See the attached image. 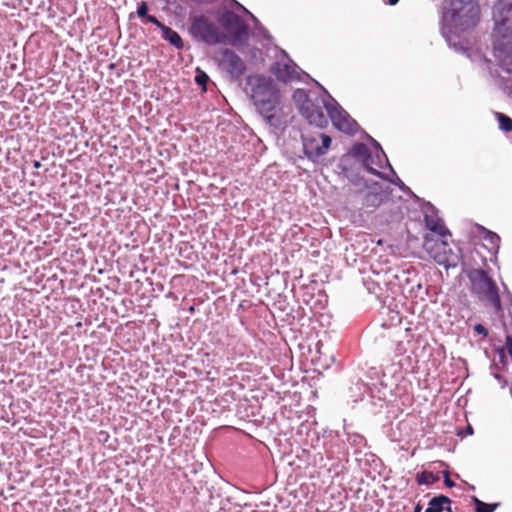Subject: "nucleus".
I'll return each mask as SVG.
<instances>
[{"instance_id":"1","label":"nucleus","mask_w":512,"mask_h":512,"mask_svg":"<svg viewBox=\"0 0 512 512\" xmlns=\"http://www.w3.org/2000/svg\"><path fill=\"white\" fill-rule=\"evenodd\" d=\"M251 98L257 111L271 126L285 124L291 114L290 106L282 104L280 91L271 79L257 77L252 86Z\"/></svg>"},{"instance_id":"2","label":"nucleus","mask_w":512,"mask_h":512,"mask_svg":"<svg viewBox=\"0 0 512 512\" xmlns=\"http://www.w3.org/2000/svg\"><path fill=\"white\" fill-rule=\"evenodd\" d=\"M494 55L512 73V0H499L494 8Z\"/></svg>"},{"instance_id":"3","label":"nucleus","mask_w":512,"mask_h":512,"mask_svg":"<svg viewBox=\"0 0 512 512\" xmlns=\"http://www.w3.org/2000/svg\"><path fill=\"white\" fill-rule=\"evenodd\" d=\"M451 5L449 32L460 41L479 23L480 7L476 0H453Z\"/></svg>"},{"instance_id":"4","label":"nucleus","mask_w":512,"mask_h":512,"mask_svg":"<svg viewBox=\"0 0 512 512\" xmlns=\"http://www.w3.org/2000/svg\"><path fill=\"white\" fill-rule=\"evenodd\" d=\"M471 290L480 300L490 304L496 312L502 311L499 289L495 281L483 269H473L469 272Z\"/></svg>"},{"instance_id":"5","label":"nucleus","mask_w":512,"mask_h":512,"mask_svg":"<svg viewBox=\"0 0 512 512\" xmlns=\"http://www.w3.org/2000/svg\"><path fill=\"white\" fill-rule=\"evenodd\" d=\"M191 29L196 36L207 44L213 45L221 42L218 26L203 15L193 18Z\"/></svg>"},{"instance_id":"6","label":"nucleus","mask_w":512,"mask_h":512,"mask_svg":"<svg viewBox=\"0 0 512 512\" xmlns=\"http://www.w3.org/2000/svg\"><path fill=\"white\" fill-rule=\"evenodd\" d=\"M325 108L333 125L339 131L347 134H352L356 131V121L338 103H326Z\"/></svg>"},{"instance_id":"7","label":"nucleus","mask_w":512,"mask_h":512,"mask_svg":"<svg viewBox=\"0 0 512 512\" xmlns=\"http://www.w3.org/2000/svg\"><path fill=\"white\" fill-rule=\"evenodd\" d=\"M391 189L389 185L385 187L379 183H374L368 188L363 197V206L366 208L376 209L389 200Z\"/></svg>"},{"instance_id":"8","label":"nucleus","mask_w":512,"mask_h":512,"mask_svg":"<svg viewBox=\"0 0 512 512\" xmlns=\"http://www.w3.org/2000/svg\"><path fill=\"white\" fill-rule=\"evenodd\" d=\"M303 145L307 155L321 156L330 147L331 138L324 133H319L317 136L303 137Z\"/></svg>"},{"instance_id":"9","label":"nucleus","mask_w":512,"mask_h":512,"mask_svg":"<svg viewBox=\"0 0 512 512\" xmlns=\"http://www.w3.org/2000/svg\"><path fill=\"white\" fill-rule=\"evenodd\" d=\"M276 78L283 83L301 80V73L294 63L277 62L271 69Z\"/></svg>"},{"instance_id":"10","label":"nucleus","mask_w":512,"mask_h":512,"mask_svg":"<svg viewBox=\"0 0 512 512\" xmlns=\"http://www.w3.org/2000/svg\"><path fill=\"white\" fill-rule=\"evenodd\" d=\"M301 114L308 120L310 124L323 128L327 125L328 120L323 110L316 106L312 101H306L300 105Z\"/></svg>"},{"instance_id":"11","label":"nucleus","mask_w":512,"mask_h":512,"mask_svg":"<svg viewBox=\"0 0 512 512\" xmlns=\"http://www.w3.org/2000/svg\"><path fill=\"white\" fill-rule=\"evenodd\" d=\"M222 65L231 76L239 78L246 70L244 61L232 50L225 49L222 53Z\"/></svg>"},{"instance_id":"12","label":"nucleus","mask_w":512,"mask_h":512,"mask_svg":"<svg viewBox=\"0 0 512 512\" xmlns=\"http://www.w3.org/2000/svg\"><path fill=\"white\" fill-rule=\"evenodd\" d=\"M224 25L233 30L235 41H242L247 37L248 27L236 14L229 13L224 18Z\"/></svg>"},{"instance_id":"13","label":"nucleus","mask_w":512,"mask_h":512,"mask_svg":"<svg viewBox=\"0 0 512 512\" xmlns=\"http://www.w3.org/2000/svg\"><path fill=\"white\" fill-rule=\"evenodd\" d=\"M450 504L451 500L449 497L445 495H438L429 501L425 512H452Z\"/></svg>"},{"instance_id":"14","label":"nucleus","mask_w":512,"mask_h":512,"mask_svg":"<svg viewBox=\"0 0 512 512\" xmlns=\"http://www.w3.org/2000/svg\"><path fill=\"white\" fill-rule=\"evenodd\" d=\"M424 221L427 229L438 236L445 237L450 234L449 230L445 227L444 222L439 217L425 215Z\"/></svg>"},{"instance_id":"15","label":"nucleus","mask_w":512,"mask_h":512,"mask_svg":"<svg viewBox=\"0 0 512 512\" xmlns=\"http://www.w3.org/2000/svg\"><path fill=\"white\" fill-rule=\"evenodd\" d=\"M441 247H442V250H443V253H439L438 255H436L434 258H435V261L439 264V265H442L444 266L446 269L450 268V267H455L457 265V256L454 255L450 248L448 247L447 243L443 242L441 244Z\"/></svg>"},{"instance_id":"16","label":"nucleus","mask_w":512,"mask_h":512,"mask_svg":"<svg viewBox=\"0 0 512 512\" xmlns=\"http://www.w3.org/2000/svg\"><path fill=\"white\" fill-rule=\"evenodd\" d=\"M161 30L163 32L164 39L167 40L171 45L175 46L176 48L183 47L182 39L176 31L166 25H164Z\"/></svg>"},{"instance_id":"17","label":"nucleus","mask_w":512,"mask_h":512,"mask_svg":"<svg viewBox=\"0 0 512 512\" xmlns=\"http://www.w3.org/2000/svg\"><path fill=\"white\" fill-rule=\"evenodd\" d=\"M438 480V475L430 471H423L417 475V483L419 485H432Z\"/></svg>"},{"instance_id":"18","label":"nucleus","mask_w":512,"mask_h":512,"mask_svg":"<svg viewBox=\"0 0 512 512\" xmlns=\"http://www.w3.org/2000/svg\"><path fill=\"white\" fill-rule=\"evenodd\" d=\"M495 116L498 120L499 128L501 130L505 132L512 131V119L510 117L500 112H496Z\"/></svg>"},{"instance_id":"19","label":"nucleus","mask_w":512,"mask_h":512,"mask_svg":"<svg viewBox=\"0 0 512 512\" xmlns=\"http://www.w3.org/2000/svg\"><path fill=\"white\" fill-rule=\"evenodd\" d=\"M472 500L476 506V512H494L498 506V504H486L475 496L472 497Z\"/></svg>"},{"instance_id":"20","label":"nucleus","mask_w":512,"mask_h":512,"mask_svg":"<svg viewBox=\"0 0 512 512\" xmlns=\"http://www.w3.org/2000/svg\"><path fill=\"white\" fill-rule=\"evenodd\" d=\"M372 163H373V160H372V157L370 155H368L367 157H365L363 159V165L365 166V168L367 169L368 172H370L371 174H374V175H378L380 176L381 173L379 171H377L373 166H372Z\"/></svg>"},{"instance_id":"21","label":"nucleus","mask_w":512,"mask_h":512,"mask_svg":"<svg viewBox=\"0 0 512 512\" xmlns=\"http://www.w3.org/2000/svg\"><path fill=\"white\" fill-rule=\"evenodd\" d=\"M208 80H209V77L205 72L198 71V73L195 77V81L198 85L203 86L204 91L206 90V83L208 82Z\"/></svg>"},{"instance_id":"22","label":"nucleus","mask_w":512,"mask_h":512,"mask_svg":"<svg viewBox=\"0 0 512 512\" xmlns=\"http://www.w3.org/2000/svg\"><path fill=\"white\" fill-rule=\"evenodd\" d=\"M137 14L140 18H145L148 15V5L145 1L139 3Z\"/></svg>"},{"instance_id":"23","label":"nucleus","mask_w":512,"mask_h":512,"mask_svg":"<svg viewBox=\"0 0 512 512\" xmlns=\"http://www.w3.org/2000/svg\"><path fill=\"white\" fill-rule=\"evenodd\" d=\"M294 98L297 101H302V103H305L306 101H310L307 93L303 89L296 90L294 93Z\"/></svg>"},{"instance_id":"24","label":"nucleus","mask_w":512,"mask_h":512,"mask_svg":"<svg viewBox=\"0 0 512 512\" xmlns=\"http://www.w3.org/2000/svg\"><path fill=\"white\" fill-rule=\"evenodd\" d=\"M487 239L494 246H498V244L500 242V237L496 233H494V232H488Z\"/></svg>"},{"instance_id":"25","label":"nucleus","mask_w":512,"mask_h":512,"mask_svg":"<svg viewBox=\"0 0 512 512\" xmlns=\"http://www.w3.org/2000/svg\"><path fill=\"white\" fill-rule=\"evenodd\" d=\"M474 331L477 334L482 335L483 337H487V335H488V330L482 324L474 325Z\"/></svg>"},{"instance_id":"26","label":"nucleus","mask_w":512,"mask_h":512,"mask_svg":"<svg viewBox=\"0 0 512 512\" xmlns=\"http://www.w3.org/2000/svg\"><path fill=\"white\" fill-rule=\"evenodd\" d=\"M145 19H146L148 22H150V23H152V24L156 25V26H157L158 28H160V29H162V27L164 26V24H163V23H161V22H160V21H159L155 16H152V15H149V14H148V15L145 17Z\"/></svg>"},{"instance_id":"27","label":"nucleus","mask_w":512,"mask_h":512,"mask_svg":"<svg viewBox=\"0 0 512 512\" xmlns=\"http://www.w3.org/2000/svg\"><path fill=\"white\" fill-rule=\"evenodd\" d=\"M444 483L447 487L451 488L455 486V482L450 479L449 472L444 471Z\"/></svg>"},{"instance_id":"28","label":"nucleus","mask_w":512,"mask_h":512,"mask_svg":"<svg viewBox=\"0 0 512 512\" xmlns=\"http://www.w3.org/2000/svg\"><path fill=\"white\" fill-rule=\"evenodd\" d=\"M506 349L510 357L512 358V336H506Z\"/></svg>"},{"instance_id":"29","label":"nucleus","mask_w":512,"mask_h":512,"mask_svg":"<svg viewBox=\"0 0 512 512\" xmlns=\"http://www.w3.org/2000/svg\"><path fill=\"white\" fill-rule=\"evenodd\" d=\"M355 149H356V151H357L358 153H361V152H362V150H363V151H367V148H366L364 145H362V144L358 145Z\"/></svg>"},{"instance_id":"30","label":"nucleus","mask_w":512,"mask_h":512,"mask_svg":"<svg viewBox=\"0 0 512 512\" xmlns=\"http://www.w3.org/2000/svg\"><path fill=\"white\" fill-rule=\"evenodd\" d=\"M422 510V506L420 505V503L416 504V506L414 507V512H421Z\"/></svg>"},{"instance_id":"31","label":"nucleus","mask_w":512,"mask_h":512,"mask_svg":"<svg viewBox=\"0 0 512 512\" xmlns=\"http://www.w3.org/2000/svg\"><path fill=\"white\" fill-rule=\"evenodd\" d=\"M398 1H399V0H388V3H389L390 5H395V4H397V3H398Z\"/></svg>"},{"instance_id":"32","label":"nucleus","mask_w":512,"mask_h":512,"mask_svg":"<svg viewBox=\"0 0 512 512\" xmlns=\"http://www.w3.org/2000/svg\"><path fill=\"white\" fill-rule=\"evenodd\" d=\"M467 432H469L471 434L472 433V428L468 427Z\"/></svg>"}]
</instances>
